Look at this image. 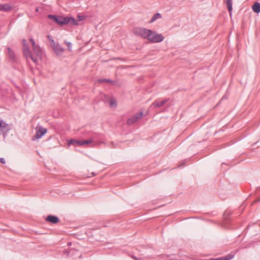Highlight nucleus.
Here are the masks:
<instances>
[{"instance_id":"f257e3e1","label":"nucleus","mask_w":260,"mask_h":260,"mask_svg":"<svg viewBox=\"0 0 260 260\" xmlns=\"http://www.w3.org/2000/svg\"><path fill=\"white\" fill-rule=\"evenodd\" d=\"M164 37L160 34L149 29L147 40L153 43H159L164 41Z\"/></svg>"},{"instance_id":"f03ea898","label":"nucleus","mask_w":260,"mask_h":260,"mask_svg":"<svg viewBox=\"0 0 260 260\" xmlns=\"http://www.w3.org/2000/svg\"><path fill=\"white\" fill-rule=\"evenodd\" d=\"M30 42L31 43L32 48L33 50V53L32 54L34 55L35 57L37 58V61L38 59H40L41 58L42 51L40 46L37 45L33 39H30Z\"/></svg>"},{"instance_id":"7ed1b4c3","label":"nucleus","mask_w":260,"mask_h":260,"mask_svg":"<svg viewBox=\"0 0 260 260\" xmlns=\"http://www.w3.org/2000/svg\"><path fill=\"white\" fill-rule=\"evenodd\" d=\"M48 38L51 42L50 45L55 53L57 55H61L64 52V49L61 47L58 43H56L49 36H48Z\"/></svg>"},{"instance_id":"20e7f679","label":"nucleus","mask_w":260,"mask_h":260,"mask_svg":"<svg viewBox=\"0 0 260 260\" xmlns=\"http://www.w3.org/2000/svg\"><path fill=\"white\" fill-rule=\"evenodd\" d=\"M148 31L149 29L142 27H136L133 29V32L135 35L144 39H147Z\"/></svg>"},{"instance_id":"39448f33","label":"nucleus","mask_w":260,"mask_h":260,"mask_svg":"<svg viewBox=\"0 0 260 260\" xmlns=\"http://www.w3.org/2000/svg\"><path fill=\"white\" fill-rule=\"evenodd\" d=\"M23 52L24 56L26 58L30 57L34 62H35V63H37V58L35 57L34 55L32 54L29 48V46L27 44H24V46L23 48Z\"/></svg>"},{"instance_id":"423d86ee","label":"nucleus","mask_w":260,"mask_h":260,"mask_svg":"<svg viewBox=\"0 0 260 260\" xmlns=\"http://www.w3.org/2000/svg\"><path fill=\"white\" fill-rule=\"evenodd\" d=\"M49 18L53 20L57 23L63 25L68 23V17H56L54 15H49L48 16Z\"/></svg>"},{"instance_id":"0eeeda50","label":"nucleus","mask_w":260,"mask_h":260,"mask_svg":"<svg viewBox=\"0 0 260 260\" xmlns=\"http://www.w3.org/2000/svg\"><path fill=\"white\" fill-rule=\"evenodd\" d=\"M47 129L42 127L36 128V134L32 137V140L40 139L47 133Z\"/></svg>"},{"instance_id":"6e6552de","label":"nucleus","mask_w":260,"mask_h":260,"mask_svg":"<svg viewBox=\"0 0 260 260\" xmlns=\"http://www.w3.org/2000/svg\"><path fill=\"white\" fill-rule=\"evenodd\" d=\"M143 114V112H141L136 114L132 117L129 118L127 121V124L131 125L136 122V121H137V120H138L139 119H141L142 117Z\"/></svg>"},{"instance_id":"1a4fd4ad","label":"nucleus","mask_w":260,"mask_h":260,"mask_svg":"<svg viewBox=\"0 0 260 260\" xmlns=\"http://www.w3.org/2000/svg\"><path fill=\"white\" fill-rule=\"evenodd\" d=\"M46 220V221L52 223H56L59 221V218L53 215H48Z\"/></svg>"},{"instance_id":"9d476101","label":"nucleus","mask_w":260,"mask_h":260,"mask_svg":"<svg viewBox=\"0 0 260 260\" xmlns=\"http://www.w3.org/2000/svg\"><path fill=\"white\" fill-rule=\"evenodd\" d=\"M167 100L161 101H156L153 103H152L151 106L153 107L154 108L160 107L164 106L167 102Z\"/></svg>"},{"instance_id":"9b49d317","label":"nucleus","mask_w":260,"mask_h":260,"mask_svg":"<svg viewBox=\"0 0 260 260\" xmlns=\"http://www.w3.org/2000/svg\"><path fill=\"white\" fill-rule=\"evenodd\" d=\"M12 10V7L9 4H0V11L4 12H8Z\"/></svg>"},{"instance_id":"f8f14e48","label":"nucleus","mask_w":260,"mask_h":260,"mask_svg":"<svg viewBox=\"0 0 260 260\" xmlns=\"http://www.w3.org/2000/svg\"><path fill=\"white\" fill-rule=\"evenodd\" d=\"M252 9L255 13H258L260 12V3L255 2L252 6Z\"/></svg>"},{"instance_id":"ddd939ff","label":"nucleus","mask_w":260,"mask_h":260,"mask_svg":"<svg viewBox=\"0 0 260 260\" xmlns=\"http://www.w3.org/2000/svg\"><path fill=\"white\" fill-rule=\"evenodd\" d=\"M68 145L69 146L71 145L82 146V141L71 139L68 141Z\"/></svg>"},{"instance_id":"4468645a","label":"nucleus","mask_w":260,"mask_h":260,"mask_svg":"<svg viewBox=\"0 0 260 260\" xmlns=\"http://www.w3.org/2000/svg\"><path fill=\"white\" fill-rule=\"evenodd\" d=\"M234 257V255L233 254H229L225 256L217 258H213L210 260H231Z\"/></svg>"},{"instance_id":"2eb2a0df","label":"nucleus","mask_w":260,"mask_h":260,"mask_svg":"<svg viewBox=\"0 0 260 260\" xmlns=\"http://www.w3.org/2000/svg\"><path fill=\"white\" fill-rule=\"evenodd\" d=\"M7 50L10 58L12 60H14L15 59V55L13 51L9 47L7 48Z\"/></svg>"},{"instance_id":"dca6fc26","label":"nucleus","mask_w":260,"mask_h":260,"mask_svg":"<svg viewBox=\"0 0 260 260\" xmlns=\"http://www.w3.org/2000/svg\"><path fill=\"white\" fill-rule=\"evenodd\" d=\"M161 18V15L160 13H157L155 14L152 18L151 19L150 22L152 23L155 21L156 19Z\"/></svg>"},{"instance_id":"f3484780","label":"nucleus","mask_w":260,"mask_h":260,"mask_svg":"<svg viewBox=\"0 0 260 260\" xmlns=\"http://www.w3.org/2000/svg\"><path fill=\"white\" fill-rule=\"evenodd\" d=\"M226 6L229 12H230V15L231 14V13L232 10V0H226Z\"/></svg>"},{"instance_id":"a211bd4d","label":"nucleus","mask_w":260,"mask_h":260,"mask_svg":"<svg viewBox=\"0 0 260 260\" xmlns=\"http://www.w3.org/2000/svg\"><path fill=\"white\" fill-rule=\"evenodd\" d=\"M68 23H70L72 25H78V22L74 18L72 17H68Z\"/></svg>"},{"instance_id":"6ab92c4d","label":"nucleus","mask_w":260,"mask_h":260,"mask_svg":"<svg viewBox=\"0 0 260 260\" xmlns=\"http://www.w3.org/2000/svg\"><path fill=\"white\" fill-rule=\"evenodd\" d=\"M93 142H94V141L92 139L83 140V141H82V145H84L85 144H91V143H93Z\"/></svg>"},{"instance_id":"aec40b11","label":"nucleus","mask_w":260,"mask_h":260,"mask_svg":"<svg viewBox=\"0 0 260 260\" xmlns=\"http://www.w3.org/2000/svg\"><path fill=\"white\" fill-rule=\"evenodd\" d=\"M0 128H2V130L5 132H8L9 131V126L7 124L2 126L1 121H0Z\"/></svg>"},{"instance_id":"412c9836","label":"nucleus","mask_w":260,"mask_h":260,"mask_svg":"<svg viewBox=\"0 0 260 260\" xmlns=\"http://www.w3.org/2000/svg\"><path fill=\"white\" fill-rule=\"evenodd\" d=\"M110 105L111 107H116V101L113 99H111L110 100Z\"/></svg>"},{"instance_id":"4be33fe9","label":"nucleus","mask_w":260,"mask_h":260,"mask_svg":"<svg viewBox=\"0 0 260 260\" xmlns=\"http://www.w3.org/2000/svg\"><path fill=\"white\" fill-rule=\"evenodd\" d=\"M99 82L100 83H104V82H109V83H112L113 81L109 80V79H99L98 80Z\"/></svg>"},{"instance_id":"5701e85b","label":"nucleus","mask_w":260,"mask_h":260,"mask_svg":"<svg viewBox=\"0 0 260 260\" xmlns=\"http://www.w3.org/2000/svg\"><path fill=\"white\" fill-rule=\"evenodd\" d=\"M64 43L67 45L68 50L70 51H72V44L70 42H68L67 41H64Z\"/></svg>"},{"instance_id":"b1692460","label":"nucleus","mask_w":260,"mask_h":260,"mask_svg":"<svg viewBox=\"0 0 260 260\" xmlns=\"http://www.w3.org/2000/svg\"><path fill=\"white\" fill-rule=\"evenodd\" d=\"M0 162L3 164L6 163L5 160L4 158H0Z\"/></svg>"},{"instance_id":"393cba45","label":"nucleus","mask_w":260,"mask_h":260,"mask_svg":"<svg viewBox=\"0 0 260 260\" xmlns=\"http://www.w3.org/2000/svg\"><path fill=\"white\" fill-rule=\"evenodd\" d=\"M22 42H23V46H24V44H26V40H22Z\"/></svg>"},{"instance_id":"a878e982","label":"nucleus","mask_w":260,"mask_h":260,"mask_svg":"<svg viewBox=\"0 0 260 260\" xmlns=\"http://www.w3.org/2000/svg\"><path fill=\"white\" fill-rule=\"evenodd\" d=\"M132 257L135 260H139V259L135 256H132Z\"/></svg>"},{"instance_id":"bb28decb","label":"nucleus","mask_w":260,"mask_h":260,"mask_svg":"<svg viewBox=\"0 0 260 260\" xmlns=\"http://www.w3.org/2000/svg\"><path fill=\"white\" fill-rule=\"evenodd\" d=\"M92 175H94V174L93 173H92Z\"/></svg>"}]
</instances>
